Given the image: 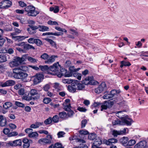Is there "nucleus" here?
Masks as SVG:
<instances>
[{
	"label": "nucleus",
	"mask_w": 148,
	"mask_h": 148,
	"mask_svg": "<svg viewBox=\"0 0 148 148\" xmlns=\"http://www.w3.org/2000/svg\"><path fill=\"white\" fill-rule=\"evenodd\" d=\"M7 125V120L2 115H0V126L5 127Z\"/></svg>",
	"instance_id": "17"
},
{
	"label": "nucleus",
	"mask_w": 148,
	"mask_h": 148,
	"mask_svg": "<svg viewBox=\"0 0 148 148\" xmlns=\"http://www.w3.org/2000/svg\"><path fill=\"white\" fill-rule=\"evenodd\" d=\"M49 28L48 27L39 25V30L40 31L44 32L48 31Z\"/></svg>",
	"instance_id": "32"
},
{
	"label": "nucleus",
	"mask_w": 148,
	"mask_h": 148,
	"mask_svg": "<svg viewBox=\"0 0 148 148\" xmlns=\"http://www.w3.org/2000/svg\"><path fill=\"white\" fill-rule=\"evenodd\" d=\"M8 56L7 54H2L0 55V62H3L7 61V57Z\"/></svg>",
	"instance_id": "24"
},
{
	"label": "nucleus",
	"mask_w": 148,
	"mask_h": 148,
	"mask_svg": "<svg viewBox=\"0 0 148 148\" xmlns=\"http://www.w3.org/2000/svg\"><path fill=\"white\" fill-rule=\"evenodd\" d=\"M54 87L56 90L58 91L60 90V86L59 85V84L58 83H55L54 84Z\"/></svg>",
	"instance_id": "50"
},
{
	"label": "nucleus",
	"mask_w": 148,
	"mask_h": 148,
	"mask_svg": "<svg viewBox=\"0 0 148 148\" xmlns=\"http://www.w3.org/2000/svg\"><path fill=\"white\" fill-rule=\"evenodd\" d=\"M121 92L120 90L113 89L109 93H106L103 96V98L105 99H111L114 97L115 95H117Z\"/></svg>",
	"instance_id": "5"
},
{
	"label": "nucleus",
	"mask_w": 148,
	"mask_h": 148,
	"mask_svg": "<svg viewBox=\"0 0 148 148\" xmlns=\"http://www.w3.org/2000/svg\"><path fill=\"white\" fill-rule=\"evenodd\" d=\"M127 128H124L122 130L117 131L114 130L112 131V134L114 137H116L118 135L125 134L126 133Z\"/></svg>",
	"instance_id": "13"
},
{
	"label": "nucleus",
	"mask_w": 148,
	"mask_h": 148,
	"mask_svg": "<svg viewBox=\"0 0 148 148\" xmlns=\"http://www.w3.org/2000/svg\"><path fill=\"white\" fill-rule=\"evenodd\" d=\"M90 77L86 78L84 80L82 81V83L84 85L90 84Z\"/></svg>",
	"instance_id": "33"
},
{
	"label": "nucleus",
	"mask_w": 148,
	"mask_h": 148,
	"mask_svg": "<svg viewBox=\"0 0 148 148\" xmlns=\"http://www.w3.org/2000/svg\"><path fill=\"white\" fill-rule=\"evenodd\" d=\"M114 104V102L108 101H105L103 104L101 106V110L102 111L103 110H106L107 108H111Z\"/></svg>",
	"instance_id": "8"
},
{
	"label": "nucleus",
	"mask_w": 148,
	"mask_h": 148,
	"mask_svg": "<svg viewBox=\"0 0 148 148\" xmlns=\"http://www.w3.org/2000/svg\"><path fill=\"white\" fill-rule=\"evenodd\" d=\"M101 103L99 102L94 103L91 106V108L93 109H97L98 108V106L101 105Z\"/></svg>",
	"instance_id": "35"
},
{
	"label": "nucleus",
	"mask_w": 148,
	"mask_h": 148,
	"mask_svg": "<svg viewBox=\"0 0 148 148\" xmlns=\"http://www.w3.org/2000/svg\"><path fill=\"white\" fill-rule=\"evenodd\" d=\"M30 27V28L32 29V31H33V32L32 33H35L36 32V30L39 28V25L37 26H34L32 25H29Z\"/></svg>",
	"instance_id": "30"
},
{
	"label": "nucleus",
	"mask_w": 148,
	"mask_h": 148,
	"mask_svg": "<svg viewBox=\"0 0 148 148\" xmlns=\"http://www.w3.org/2000/svg\"><path fill=\"white\" fill-rule=\"evenodd\" d=\"M94 140V142L93 144V145H94V146L97 145H99L101 144L102 140L99 138V137L96 136V137L95 138Z\"/></svg>",
	"instance_id": "23"
},
{
	"label": "nucleus",
	"mask_w": 148,
	"mask_h": 148,
	"mask_svg": "<svg viewBox=\"0 0 148 148\" xmlns=\"http://www.w3.org/2000/svg\"><path fill=\"white\" fill-rule=\"evenodd\" d=\"M25 56H23L22 58L17 57L14 59L13 61L10 63V65L13 67L15 66H17L19 64L22 63L25 61V58L24 57Z\"/></svg>",
	"instance_id": "3"
},
{
	"label": "nucleus",
	"mask_w": 148,
	"mask_h": 148,
	"mask_svg": "<svg viewBox=\"0 0 148 148\" xmlns=\"http://www.w3.org/2000/svg\"><path fill=\"white\" fill-rule=\"evenodd\" d=\"M16 146L21 145L22 141L21 139H18L15 140Z\"/></svg>",
	"instance_id": "54"
},
{
	"label": "nucleus",
	"mask_w": 148,
	"mask_h": 148,
	"mask_svg": "<svg viewBox=\"0 0 148 148\" xmlns=\"http://www.w3.org/2000/svg\"><path fill=\"white\" fill-rule=\"evenodd\" d=\"M46 40L49 42L54 47H56V43L52 40L49 39H46Z\"/></svg>",
	"instance_id": "42"
},
{
	"label": "nucleus",
	"mask_w": 148,
	"mask_h": 148,
	"mask_svg": "<svg viewBox=\"0 0 148 148\" xmlns=\"http://www.w3.org/2000/svg\"><path fill=\"white\" fill-rule=\"evenodd\" d=\"M34 78L33 80V82L34 84H36L40 83L41 80L43 79L44 76L43 74L38 73H37L35 76H33Z\"/></svg>",
	"instance_id": "10"
},
{
	"label": "nucleus",
	"mask_w": 148,
	"mask_h": 148,
	"mask_svg": "<svg viewBox=\"0 0 148 148\" xmlns=\"http://www.w3.org/2000/svg\"><path fill=\"white\" fill-rule=\"evenodd\" d=\"M129 140L128 138L127 137H123L121 138L119 141L121 143L125 146H127V143Z\"/></svg>",
	"instance_id": "18"
},
{
	"label": "nucleus",
	"mask_w": 148,
	"mask_h": 148,
	"mask_svg": "<svg viewBox=\"0 0 148 148\" xmlns=\"http://www.w3.org/2000/svg\"><path fill=\"white\" fill-rule=\"evenodd\" d=\"M27 59L28 60L31 62L35 63L37 62V61L36 59L34 58L28 56Z\"/></svg>",
	"instance_id": "53"
},
{
	"label": "nucleus",
	"mask_w": 148,
	"mask_h": 148,
	"mask_svg": "<svg viewBox=\"0 0 148 148\" xmlns=\"http://www.w3.org/2000/svg\"><path fill=\"white\" fill-rule=\"evenodd\" d=\"M14 32L11 33L10 34V36L16 35L18 34L21 33L22 30L17 28H14Z\"/></svg>",
	"instance_id": "28"
},
{
	"label": "nucleus",
	"mask_w": 148,
	"mask_h": 148,
	"mask_svg": "<svg viewBox=\"0 0 148 148\" xmlns=\"http://www.w3.org/2000/svg\"><path fill=\"white\" fill-rule=\"evenodd\" d=\"M55 28V29L59 31L64 32H67L66 30L65 29L61 28L60 27H58L56 26Z\"/></svg>",
	"instance_id": "55"
},
{
	"label": "nucleus",
	"mask_w": 148,
	"mask_h": 148,
	"mask_svg": "<svg viewBox=\"0 0 148 148\" xmlns=\"http://www.w3.org/2000/svg\"><path fill=\"white\" fill-rule=\"evenodd\" d=\"M106 85L105 82H102L99 86L95 89L96 93L99 94L106 89Z\"/></svg>",
	"instance_id": "12"
},
{
	"label": "nucleus",
	"mask_w": 148,
	"mask_h": 148,
	"mask_svg": "<svg viewBox=\"0 0 148 148\" xmlns=\"http://www.w3.org/2000/svg\"><path fill=\"white\" fill-rule=\"evenodd\" d=\"M12 106V103L10 102H5L3 106V108L5 110H8Z\"/></svg>",
	"instance_id": "26"
},
{
	"label": "nucleus",
	"mask_w": 148,
	"mask_h": 148,
	"mask_svg": "<svg viewBox=\"0 0 148 148\" xmlns=\"http://www.w3.org/2000/svg\"><path fill=\"white\" fill-rule=\"evenodd\" d=\"M59 117L61 119H63L67 116L66 113L64 112H60L59 114Z\"/></svg>",
	"instance_id": "36"
},
{
	"label": "nucleus",
	"mask_w": 148,
	"mask_h": 148,
	"mask_svg": "<svg viewBox=\"0 0 148 148\" xmlns=\"http://www.w3.org/2000/svg\"><path fill=\"white\" fill-rule=\"evenodd\" d=\"M122 112L121 111H119L117 112V116L119 118H121L122 121H120L119 120H115L114 121L112 122V124L113 125H131V122L132 121V120L128 118V116H126L125 117L122 118V117H120L119 115V113Z\"/></svg>",
	"instance_id": "2"
},
{
	"label": "nucleus",
	"mask_w": 148,
	"mask_h": 148,
	"mask_svg": "<svg viewBox=\"0 0 148 148\" xmlns=\"http://www.w3.org/2000/svg\"><path fill=\"white\" fill-rule=\"evenodd\" d=\"M11 36L12 37V39L16 41H21L25 39V38L24 36Z\"/></svg>",
	"instance_id": "27"
},
{
	"label": "nucleus",
	"mask_w": 148,
	"mask_h": 148,
	"mask_svg": "<svg viewBox=\"0 0 148 148\" xmlns=\"http://www.w3.org/2000/svg\"><path fill=\"white\" fill-rule=\"evenodd\" d=\"M12 4V2L8 0H4L0 3V8L6 9L9 8Z\"/></svg>",
	"instance_id": "9"
},
{
	"label": "nucleus",
	"mask_w": 148,
	"mask_h": 148,
	"mask_svg": "<svg viewBox=\"0 0 148 148\" xmlns=\"http://www.w3.org/2000/svg\"><path fill=\"white\" fill-rule=\"evenodd\" d=\"M51 99L49 98H45L43 99V102L44 103L47 104L51 101Z\"/></svg>",
	"instance_id": "60"
},
{
	"label": "nucleus",
	"mask_w": 148,
	"mask_h": 148,
	"mask_svg": "<svg viewBox=\"0 0 148 148\" xmlns=\"http://www.w3.org/2000/svg\"><path fill=\"white\" fill-rule=\"evenodd\" d=\"M50 88V85L49 84H46L43 87V89L45 91H48Z\"/></svg>",
	"instance_id": "49"
},
{
	"label": "nucleus",
	"mask_w": 148,
	"mask_h": 148,
	"mask_svg": "<svg viewBox=\"0 0 148 148\" xmlns=\"http://www.w3.org/2000/svg\"><path fill=\"white\" fill-rule=\"evenodd\" d=\"M18 134V133L17 132L14 131L9 133L8 135V137H12L13 136H16Z\"/></svg>",
	"instance_id": "57"
},
{
	"label": "nucleus",
	"mask_w": 148,
	"mask_h": 148,
	"mask_svg": "<svg viewBox=\"0 0 148 148\" xmlns=\"http://www.w3.org/2000/svg\"><path fill=\"white\" fill-rule=\"evenodd\" d=\"M52 121L54 123H58L59 121V118L58 115H55L52 118Z\"/></svg>",
	"instance_id": "43"
},
{
	"label": "nucleus",
	"mask_w": 148,
	"mask_h": 148,
	"mask_svg": "<svg viewBox=\"0 0 148 148\" xmlns=\"http://www.w3.org/2000/svg\"><path fill=\"white\" fill-rule=\"evenodd\" d=\"M47 138H41L38 141L39 143H44L46 144H51L52 143V136L51 135H47Z\"/></svg>",
	"instance_id": "11"
},
{
	"label": "nucleus",
	"mask_w": 148,
	"mask_h": 148,
	"mask_svg": "<svg viewBox=\"0 0 148 148\" xmlns=\"http://www.w3.org/2000/svg\"><path fill=\"white\" fill-rule=\"evenodd\" d=\"M147 145V143L145 140L141 141L136 144L134 148H145Z\"/></svg>",
	"instance_id": "15"
},
{
	"label": "nucleus",
	"mask_w": 148,
	"mask_h": 148,
	"mask_svg": "<svg viewBox=\"0 0 148 148\" xmlns=\"http://www.w3.org/2000/svg\"><path fill=\"white\" fill-rule=\"evenodd\" d=\"M62 82L64 84H69L72 83L73 82V80L72 79H64L62 80Z\"/></svg>",
	"instance_id": "40"
},
{
	"label": "nucleus",
	"mask_w": 148,
	"mask_h": 148,
	"mask_svg": "<svg viewBox=\"0 0 148 148\" xmlns=\"http://www.w3.org/2000/svg\"><path fill=\"white\" fill-rule=\"evenodd\" d=\"M60 73H59L57 74V76L59 77H61L62 76H64L65 77H70L72 75L71 73H67V70L64 69L60 67L59 69Z\"/></svg>",
	"instance_id": "7"
},
{
	"label": "nucleus",
	"mask_w": 148,
	"mask_h": 148,
	"mask_svg": "<svg viewBox=\"0 0 148 148\" xmlns=\"http://www.w3.org/2000/svg\"><path fill=\"white\" fill-rule=\"evenodd\" d=\"M87 123L86 119H85L82 120L81 122V127L82 128H84L85 127Z\"/></svg>",
	"instance_id": "56"
},
{
	"label": "nucleus",
	"mask_w": 148,
	"mask_h": 148,
	"mask_svg": "<svg viewBox=\"0 0 148 148\" xmlns=\"http://www.w3.org/2000/svg\"><path fill=\"white\" fill-rule=\"evenodd\" d=\"M58 57V56L55 55H52L50 57H49L47 60L45 61V63H51L54 62L55 60V59Z\"/></svg>",
	"instance_id": "21"
},
{
	"label": "nucleus",
	"mask_w": 148,
	"mask_h": 148,
	"mask_svg": "<svg viewBox=\"0 0 148 148\" xmlns=\"http://www.w3.org/2000/svg\"><path fill=\"white\" fill-rule=\"evenodd\" d=\"M75 83L76 87H77V89L78 90H82L85 88V85L82 82L81 83L79 82L78 81L76 80V82Z\"/></svg>",
	"instance_id": "20"
},
{
	"label": "nucleus",
	"mask_w": 148,
	"mask_h": 148,
	"mask_svg": "<svg viewBox=\"0 0 148 148\" xmlns=\"http://www.w3.org/2000/svg\"><path fill=\"white\" fill-rule=\"evenodd\" d=\"M74 112L71 110L68 111L67 114V116L69 117H71L73 116Z\"/></svg>",
	"instance_id": "59"
},
{
	"label": "nucleus",
	"mask_w": 148,
	"mask_h": 148,
	"mask_svg": "<svg viewBox=\"0 0 148 148\" xmlns=\"http://www.w3.org/2000/svg\"><path fill=\"white\" fill-rule=\"evenodd\" d=\"M96 137V135L94 134H91L88 135V139L91 140H93L95 139V138Z\"/></svg>",
	"instance_id": "37"
},
{
	"label": "nucleus",
	"mask_w": 148,
	"mask_h": 148,
	"mask_svg": "<svg viewBox=\"0 0 148 148\" xmlns=\"http://www.w3.org/2000/svg\"><path fill=\"white\" fill-rule=\"evenodd\" d=\"M68 89L71 92H75L77 89V87L75 85V83H73L71 85V86H69L68 87Z\"/></svg>",
	"instance_id": "19"
},
{
	"label": "nucleus",
	"mask_w": 148,
	"mask_h": 148,
	"mask_svg": "<svg viewBox=\"0 0 148 148\" xmlns=\"http://www.w3.org/2000/svg\"><path fill=\"white\" fill-rule=\"evenodd\" d=\"M136 142V141L135 140L133 139L130 140L129 141H128L127 146H132L135 144Z\"/></svg>",
	"instance_id": "44"
},
{
	"label": "nucleus",
	"mask_w": 148,
	"mask_h": 148,
	"mask_svg": "<svg viewBox=\"0 0 148 148\" xmlns=\"http://www.w3.org/2000/svg\"><path fill=\"white\" fill-rule=\"evenodd\" d=\"M3 133L5 134H8L10 132V130L8 128H5L3 130Z\"/></svg>",
	"instance_id": "61"
},
{
	"label": "nucleus",
	"mask_w": 148,
	"mask_h": 148,
	"mask_svg": "<svg viewBox=\"0 0 148 148\" xmlns=\"http://www.w3.org/2000/svg\"><path fill=\"white\" fill-rule=\"evenodd\" d=\"M110 145L112 143H117L118 140L117 139L114 138H110L109 139Z\"/></svg>",
	"instance_id": "58"
},
{
	"label": "nucleus",
	"mask_w": 148,
	"mask_h": 148,
	"mask_svg": "<svg viewBox=\"0 0 148 148\" xmlns=\"http://www.w3.org/2000/svg\"><path fill=\"white\" fill-rule=\"evenodd\" d=\"M15 84V82L13 80H8L2 84L1 86L2 87L12 86Z\"/></svg>",
	"instance_id": "16"
},
{
	"label": "nucleus",
	"mask_w": 148,
	"mask_h": 148,
	"mask_svg": "<svg viewBox=\"0 0 148 148\" xmlns=\"http://www.w3.org/2000/svg\"><path fill=\"white\" fill-rule=\"evenodd\" d=\"M60 67V65L59 64L58 62H57L49 67V70L57 74L60 73L59 71Z\"/></svg>",
	"instance_id": "6"
},
{
	"label": "nucleus",
	"mask_w": 148,
	"mask_h": 148,
	"mask_svg": "<svg viewBox=\"0 0 148 148\" xmlns=\"http://www.w3.org/2000/svg\"><path fill=\"white\" fill-rule=\"evenodd\" d=\"M21 68L22 69L19 67L13 69V77L16 79H21L23 80L28 76V74L24 70H28V68L26 66H22Z\"/></svg>",
	"instance_id": "1"
},
{
	"label": "nucleus",
	"mask_w": 148,
	"mask_h": 148,
	"mask_svg": "<svg viewBox=\"0 0 148 148\" xmlns=\"http://www.w3.org/2000/svg\"><path fill=\"white\" fill-rule=\"evenodd\" d=\"M55 148H64L63 147H62L61 144L58 143H56L55 144Z\"/></svg>",
	"instance_id": "64"
},
{
	"label": "nucleus",
	"mask_w": 148,
	"mask_h": 148,
	"mask_svg": "<svg viewBox=\"0 0 148 148\" xmlns=\"http://www.w3.org/2000/svg\"><path fill=\"white\" fill-rule=\"evenodd\" d=\"M71 104L70 103H69L68 105H67L64 106V109L67 112L71 110Z\"/></svg>",
	"instance_id": "52"
},
{
	"label": "nucleus",
	"mask_w": 148,
	"mask_h": 148,
	"mask_svg": "<svg viewBox=\"0 0 148 148\" xmlns=\"http://www.w3.org/2000/svg\"><path fill=\"white\" fill-rule=\"evenodd\" d=\"M15 104L19 107L24 108L25 107V105L23 103L17 101H16L15 102Z\"/></svg>",
	"instance_id": "45"
},
{
	"label": "nucleus",
	"mask_w": 148,
	"mask_h": 148,
	"mask_svg": "<svg viewBox=\"0 0 148 148\" xmlns=\"http://www.w3.org/2000/svg\"><path fill=\"white\" fill-rule=\"evenodd\" d=\"M52 122V119L51 117H49L44 121L46 125H48L51 124Z\"/></svg>",
	"instance_id": "46"
},
{
	"label": "nucleus",
	"mask_w": 148,
	"mask_h": 148,
	"mask_svg": "<svg viewBox=\"0 0 148 148\" xmlns=\"http://www.w3.org/2000/svg\"><path fill=\"white\" fill-rule=\"evenodd\" d=\"M69 70L71 73L73 72H75L78 71L80 69V68H78L77 69L75 68L74 66H70L69 68Z\"/></svg>",
	"instance_id": "39"
},
{
	"label": "nucleus",
	"mask_w": 148,
	"mask_h": 148,
	"mask_svg": "<svg viewBox=\"0 0 148 148\" xmlns=\"http://www.w3.org/2000/svg\"><path fill=\"white\" fill-rule=\"evenodd\" d=\"M47 23L50 25H59L58 23L56 21H52L51 20H49L47 22Z\"/></svg>",
	"instance_id": "48"
},
{
	"label": "nucleus",
	"mask_w": 148,
	"mask_h": 148,
	"mask_svg": "<svg viewBox=\"0 0 148 148\" xmlns=\"http://www.w3.org/2000/svg\"><path fill=\"white\" fill-rule=\"evenodd\" d=\"M24 49L25 50H28L29 49H32L34 50L35 48L33 46L27 44H25L24 46H23Z\"/></svg>",
	"instance_id": "29"
},
{
	"label": "nucleus",
	"mask_w": 148,
	"mask_h": 148,
	"mask_svg": "<svg viewBox=\"0 0 148 148\" xmlns=\"http://www.w3.org/2000/svg\"><path fill=\"white\" fill-rule=\"evenodd\" d=\"M90 77V84L92 85H95L98 83L97 82L94 80L93 77Z\"/></svg>",
	"instance_id": "41"
},
{
	"label": "nucleus",
	"mask_w": 148,
	"mask_h": 148,
	"mask_svg": "<svg viewBox=\"0 0 148 148\" xmlns=\"http://www.w3.org/2000/svg\"><path fill=\"white\" fill-rule=\"evenodd\" d=\"M34 43L38 46H40L42 45V41L39 39L36 38Z\"/></svg>",
	"instance_id": "38"
},
{
	"label": "nucleus",
	"mask_w": 148,
	"mask_h": 148,
	"mask_svg": "<svg viewBox=\"0 0 148 148\" xmlns=\"http://www.w3.org/2000/svg\"><path fill=\"white\" fill-rule=\"evenodd\" d=\"M39 68V69L40 68L41 70L43 71H45L49 70V67L46 65L45 66L40 65Z\"/></svg>",
	"instance_id": "34"
},
{
	"label": "nucleus",
	"mask_w": 148,
	"mask_h": 148,
	"mask_svg": "<svg viewBox=\"0 0 148 148\" xmlns=\"http://www.w3.org/2000/svg\"><path fill=\"white\" fill-rule=\"evenodd\" d=\"M40 58L44 60L48 59L49 56L46 53H44L40 56Z\"/></svg>",
	"instance_id": "51"
},
{
	"label": "nucleus",
	"mask_w": 148,
	"mask_h": 148,
	"mask_svg": "<svg viewBox=\"0 0 148 148\" xmlns=\"http://www.w3.org/2000/svg\"><path fill=\"white\" fill-rule=\"evenodd\" d=\"M77 142H80L82 143L80 144L79 146V148H88L87 146L86 145L83 144L86 142L84 140L79 138H77Z\"/></svg>",
	"instance_id": "22"
},
{
	"label": "nucleus",
	"mask_w": 148,
	"mask_h": 148,
	"mask_svg": "<svg viewBox=\"0 0 148 148\" xmlns=\"http://www.w3.org/2000/svg\"><path fill=\"white\" fill-rule=\"evenodd\" d=\"M43 124V122H36L35 123V124H33L31 125L30 127L33 128H37L39 127V126L42 125Z\"/></svg>",
	"instance_id": "25"
},
{
	"label": "nucleus",
	"mask_w": 148,
	"mask_h": 148,
	"mask_svg": "<svg viewBox=\"0 0 148 148\" xmlns=\"http://www.w3.org/2000/svg\"><path fill=\"white\" fill-rule=\"evenodd\" d=\"M77 110L81 112H86L87 111V109L85 108L80 107H79L77 108Z\"/></svg>",
	"instance_id": "63"
},
{
	"label": "nucleus",
	"mask_w": 148,
	"mask_h": 148,
	"mask_svg": "<svg viewBox=\"0 0 148 148\" xmlns=\"http://www.w3.org/2000/svg\"><path fill=\"white\" fill-rule=\"evenodd\" d=\"M38 94L37 91L35 89H32L30 91V94L31 96H34Z\"/></svg>",
	"instance_id": "47"
},
{
	"label": "nucleus",
	"mask_w": 148,
	"mask_h": 148,
	"mask_svg": "<svg viewBox=\"0 0 148 148\" xmlns=\"http://www.w3.org/2000/svg\"><path fill=\"white\" fill-rule=\"evenodd\" d=\"M65 133L64 132H63L61 131L58 132L57 134V135L58 138L61 137L63 136V135H64L65 134Z\"/></svg>",
	"instance_id": "62"
},
{
	"label": "nucleus",
	"mask_w": 148,
	"mask_h": 148,
	"mask_svg": "<svg viewBox=\"0 0 148 148\" xmlns=\"http://www.w3.org/2000/svg\"><path fill=\"white\" fill-rule=\"evenodd\" d=\"M38 134L36 132H32L28 134V136L30 138H36L38 136Z\"/></svg>",
	"instance_id": "31"
},
{
	"label": "nucleus",
	"mask_w": 148,
	"mask_h": 148,
	"mask_svg": "<svg viewBox=\"0 0 148 148\" xmlns=\"http://www.w3.org/2000/svg\"><path fill=\"white\" fill-rule=\"evenodd\" d=\"M22 141L23 143V148H28L30 146V144L32 143V140H29L26 138H23Z\"/></svg>",
	"instance_id": "14"
},
{
	"label": "nucleus",
	"mask_w": 148,
	"mask_h": 148,
	"mask_svg": "<svg viewBox=\"0 0 148 148\" xmlns=\"http://www.w3.org/2000/svg\"><path fill=\"white\" fill-rule=\"evenodd\" d=\"M35 8L32 6L29 5L25 8V11L27 12L29 16H36L39 12L35 10Z\"/></svg>",
	"instance_id": "4"
}]
</instances>
